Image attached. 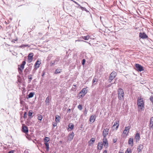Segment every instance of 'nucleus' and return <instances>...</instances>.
I'll return each instance as SVG.
<instances>
[{
    "label": "nucleus",
    "instance_id": "nucleus-1",
    "mask_svg": "<svg viewBox=\"0 0 153 153\" xmlns=\"http://www.w3.org/2000/svg\"><path fill=\"white\" fill-rule=\"evenodd\" d=\"M137 104L139 109L141 110L144 109V107L143 100V99L141 98L140 97H138V98Z\"/></svg>",
    "mask_w": 153,
    "mask_h": 153
},
{
    "label": "nucleus",
    "instance_id": "nucleus-2",
    "mask_svg": "<svg viewBox=\"0 0 153 153\" xmlns=\"http://www.w3.org/2000/svg\"><path fill=\"white\" fill-rule=\"evenodd\" d=\"M26 63V62L25 61H24L22 62V64L20 65H18V71L19 74H21L22 73L23 70L24 68V66Z\"/></svg>",
    "mask_w": 153,
    "mask_h": 153
},
{
    "label": "nucleus",
    "instance_id": "nucleus-3",
    "mask_svg": "<svg viewBox=\"0 0 153 153\" xmlns=\"http://www.w3.org/2000/svg\"><path fill=\"white\" fill-rule=\"evenodd\" d=\"M117 75V73L114 71H113L110 74L109 76V80H110L109 82H111L113 80Z\"/></svg>",
    "mask_w": 153,
    "mask_h": 153
},
{
    "label": "nucleus",
    "instance_id": "nucleus-4",
    "mask_svg": "<svg viewBox=\"0 0 153 153\" xmlns=\"http://www.w3.org/2000/svg\"><path fill=\"white\" fill-rule=\"evenodd\" d=\"M135 67L136 68V70L141 72L143 70V67L141 65L138 64H135Z\"/></svg>",
    "mask_w": 153,
    "mask_h": 153
},
{
    "label": "nucleus",
    "instance_id": "nucleus-5",
    "mask_svg": "<svg viewBox=\"0 0 153 153\" xmlns=\"http://www.w3.org/2000/svg\"><path fill=\"white\" fill-rule=\"evenodd\" d=\"M33 53H30L28 56V61L29 62H30L32 61L33 59Z\"/></svg>",
    "mask_w": 153,
    "mask_h": 153
},
{
    "label": "nucleus",
    "instance_id": "nucleus-6",
    "mask_svg": "<svg viewBox=\"0 0 153 153\" xmlns=\"http://www.w3.org/2000/svg\"><path fill=\"white\" fill-rule=\"evenodd\" d=\"M74 135L73 132H72L71 134H69L67 137L68 140L70 141H71L74 137Z\"/></svg>",
    "mask_w": 153,
    "mask_h": 153
},
{
    "label": "nucleus",
    "instance_id": "nucleus-7",
    "mask_svg": "<svg viewBox=\"0 0 153 153\" xmlns=\"http://www.w3.org/2000/svg\"><path fill=\"white\" fill-rule=\"evenodd\" d=\"M109 129L108 128L104 129L102 132V135L103 137H106L107 135L108 134Z\"/></svg>",
    "mask_w": 153,
    "mask_h": 153
},
{
    "label": "nucleus",
    "instance_id": "nucleus-8",
    "mask_svg": "<svg viewBox=\"0 0 153 153\" xmlns=\"http://www.w3.org/2000/svg\"><path fill=\"white\" fill-rule=\"evenodd\" d=\"M139 36L140 38L142 39H145L148 38V36L144 33H140Z\"/></svg>",
    "mask_w": 153,
    "mask_h": 153
},
{
    "label": "nucleus",
    "instance_id": "nucleus-9",
    "mask_svg": "<svg viewBox=\"0 0 153 153\" xmlns=\"http://www.w3.org/2000/svg\"><path fill=\"white\" fill-rule=\"evenodd\" d=\"M96 116L94 114L91 115L89 118V121L92 123H94L95 120Z\"/></svg>",
    "mask_w": 153,
    "mask_h": 153
},
{
    "label": "nucleus",
    "instance_id": "nucleus-10",
    "mask_svg": "<svg viewBox=\"0 0 153 153\" xmlns=\"http://www.w3.org/2000/svg\"><path fill=\"white\" fill-rule=\"evenodd\" d=\"M102 140L103 142V144L104 145V146H105L106 148H108V145L106 137H103Z\"/></svg>",
    "mask_w": 153,
    "mask_h": 153
},
{
    "label": "nucleus",
    "instance_id": "nucleus-11",
    "mask_svg": "<svg viewBox=\"0 0 153 153\" xmlns=\"http://www.w3.org/2000/svg\"><path fill=\"white\" fill-rule=\"evenodd\" d=\"M41 62L40 60H38L35 64V69H37V68H38L39 67V65L41 64Z\"/></svg>",
    "mask_w": 153,
    "mask_h": 153
},
{
    "label": "nucleus",
    "instance_id": "nucleus-12",
    "mask_svg": "<svg viewBox=\"0 0 153 153\" xmlns=\"http://www.w3.org/2000/svg\"><path fill=\"white\" fill-rule=\"evenodd\" d=\"M58 60L57 59H56L55 60L51 61L50 63V66H53L54 65L57 64Z\"/></svg>",
    "mask_w": 153,
    "mask_h": 153
},
{
    "label": "nucleus",
    "instance_id": "nucleus-13",
    "mask_svg": "<svg viewBox=\"0 0 153 153\" xmlns=\"http://www.w3.org/2000/svg\"><path fill=\"white\" fill-rule=\"evenodd\" d=\"M118 96H123L124 92L123 91L122 88H120L118 90Z\"/></svg>",
    "mask_w": 153,
    "mask_h": 153
},
{
    "label": "nucleus",
    "instance_id": "nucleus-14",
    "mask_svg": "<svg viewBox=\"0 0 153 153\" xmlns=\"http://www.w3.org/2000/svg\"><path fill=\"white\" fill-rule=\"evenodd\" d=\"M22 131L23 132L25 133H27L28 132V129L27 127L25 126L22 125Z\"/></svg>",
    "mask_w": 153,
    "mask_h": 153
},
{
    "label": "nucleus",
    "instance_id": "nucleus-15",
    "mask_svg": "<svg viewBox=\"0 0 153 153\" xmlns=\"http://www.w3.org/2000/svg\"><path fill=\"white\" fill-rule=\"evenodd\" d=\"M87 92V90L86 89V88H83L80 91L79 94H81L80 96H82L83 95L84 96L86 93Z\"/></svg>",
    "mask_w": 153,
    "mask_h": 153
},
{
    "label": "nucleus",
    "instance_id": "nucleus-16",
    "mask_svg": "<svg viewBox=\"0 0 153 153\" xmlns=\"http://www.w3.org/2000/svg\"><path fill=\"white\" fill-rule=\"evenodd\" d=\"M128 145L133 146L134 143V140L133 138L132 137L130 138L128 140Z\"/></svg>",
    "mask_w": 153,
    "mask_h": 153
},
{
    "label": "nucleus",
    "instance_id": "nucleus-17",
    "mask_svg": "<svg viewBox=\"0 0 153 153\" xmlns=\"http://www.w3.org/2000/svg\"><path fill=\"white\" fill-rule=\"evenodd\" d=\"M103 144L102 142H100L98 143L97 149L99 150H101L103 147Z\"/></svg>",
    "mask_w": 153,
    "mask_h": 153
},
{
    "label": "nucleus",
    "instance_id": "nucleus-18",
    "mask_svg": "<svg viewBox=\"0 0 153 153\" xmlns=\"http://www.w3.org/2000/svg\"><path fill=\"white\" fill-rule=\"evenodd\" d=\"M140 134L138 133H137L135 137V139L136 140V141L137 142L140 140Z\"/></svg>",
    "mask_w": 153,
    "mask_h": 153
},
{
    "label": "nucleus",
    "instance_id": "nucleus-19",
    "mask_svg": "<svg viewBox=\"0 0 153 153\" xmlns=\"http://www.w3.org/2000/svg\"><path fill=\"white\" fill-rule=\"evenodd\" d=\"M47 139H48V137H45L44 139V141L46 146V150L48 151V141H47Z\"/></svg>",
    "mask_w": 153,
    "mask_h": 153
},
{
    "label": "nucleus",
    "instance_id": "nucleus-20",
    "mask_svg": "<svg viewBox=\"0 0 153 153\" xmlns=\"http://www.w3.org/2000/svg\"><path fill=\"white\" fill-rule=\"evenodd\" d=\"M95 140V139L94 137H92L90 140L88 142L90 145L93 144Z\"/></svg>",
    "mask_w": 153,
    "mask_h": 153
},
{
    "label": "nucleus",
    "instance_id": "nucleus-21",
    "mask_svg": "<svg viewBox=\"0 0 153 153\" xmlns=\"http://www.w3.org/2000/svg\"><path fill=\"white\" fill-rule=\"evenodd\" d=\"M150 127L153 129V117L151 118L150 120Z\"/></svg>",
    "mask_w": 153,
    "mask_h": 153
},
{
    "label": "nucleus",
    "instance_id": "nucleus-22",
    "mask_svg": "<svg viewBox=\"0 0 153 153\" xmlns=\"http://www.w3.org/2000/svg\"><path fill=\"white\" fill-rule=\"evenodd\" d=\"M116 126V129H117L119 126V121L118 120H117L115 121L114 125H113V126Z\"/></svg>",
    "mask_w": 153,
    "mask_h": 153
},
{
    "label": "nucleus",
    "instance_id": "nucleus-23",
    "mask_svg": "<svg viewBox=\"0 0 153 153\" xmlns=\"http://www.w3.org/2000/svg\"><path fill=\"white\" fill-rule=\"evenodd\" d=\"M77 5L80 6V8L82 10H85L87 12H89V11L87 10L85 8L80 6V5L79 4V5Z\"/></svg>",
    "mask_w": 153,
    "mask_h": 153
},
{
    "label": "nucleus",
    "instance_id": "nucleus-24",
    "mask_svg": "<svg viewBox=\"0 0 153 153\" xmlns=\"http://www.w3.org/2000/svg\"><path fill=\"white\" fill-rule=\"evenodd\" d=\"M60 117L59 115H57L56 116L55 121L56 123L59 122L60 118Z\"/></svg>",
    "mask_w": 153,
    "mask_h": 153
},
{
    "label": "nucleus",
    "instance_id": "nucleus-25",
    "mask_svg": "<svg viewBox=\"0 0 153 153\" xmlns=\"http://www.w3.org/2000/svg\"><path fill=\"white\" fill-rule=\"evenodd\" d=\"M33 114V111L32 110H30L28 112V116L30 117H32V114Z\"/></svg>",
    "mask_w": 153,
    "mask_h": 153
},
{
    "label": "nucleus",
    "instance_id": "nucleus-26",
    "mask_svg": "<svg viewBox=\"0 0 153 153\" xmlns=\"http://www.w3.org/2000/svg\"><path fill=\"white\" fill-rule=\"evenodd\" d=\"M82 38L84 40H88L89 39V36H82Z\"/></svg>",
    "mask_w": 153,
    "mask_h": 153
},
{
    "label": "nucleus",
    "instance_id": "nucleus-27",
    "mask_svg": "<svg viewBox=\"0 0 153 153\" xmlns=\"http://www.w3.org/2000/svg\"><path fill=\"white\" fill-rule=\"evenodd\" d=\"M68 127L69 128L72 130L74 128V125L72 123H70L68 125Z\"/></svg>",
    "mask_w": 153,
    "mask_h": 153
},
{
    "label": "nucleus",
    "instance_id": "nucleus-28",
    "mask_svg": "<svg viewBox=\"0 0 153 153\" xmlns=\"http://www.w3.org/2000/svg\"><path fill=\"white\" fill-rule=\"evenodd\" d=\"M61 71V69H57L55 71V74H58V73H60Z\"/></svg>",
    "mask_w": 153,
    "mask_h": 153
},
{
    "label": "nucleus",
    "instance_id": "nucleus-29",
    "mask_svg": "<svg viewBox=\"0 0 153 153\" xmlns=\"http://www.w3.org/2000/svg\"><path fill=\"white\" fill-rule=\"evenodd\" d=\"M130 128V126H128L127 127H125V129L124 130L125 131H127L128 133L129 132V129Z\"/></svg>",
    "mask_w": 153,
    "mask_h": 153
},
{
    "label": "nucleus",
    "instance_id": "nucleus-30",
    "mask_svg": "<svg viewBox=\"0 0 153 153\" xmlns=\"http://www.w3.org/2000/svg\"><path fill=\"white\" fill-rule=\"evenodd\" d=\"M32 75H31V74L29 75L28 76V78L29 79V82H30L31 81V80L32 79Z\"/></svg>",
    "mask_w": 153,
    "mask_h": 153
},
{
    "label": "nucleus",
    "instance_id": "nucleus-31",
    "mask_svg": "<svg viewBox=\"0 0 153 153\" xmlns=\"http://www.w3.org/2000/svg\"><path fill=\"white\" fill-rule=\"evenodd\" d=\"M142 148L140 145L137 148V151L138 152H140L141 151Z\"/></svg>",
    "mask_w": 153,
    "mask_h": 153
},
{
    "label": "nucleus",
    "instance_id": "nucleus-32",
    "mask_svg": "<svg viewBox=\"0 0 153 153\" xmlns=\"http://www.w3.org/2000/svg\"><path fill=\"white\" fill-rule=\"evenodd\" d=\"M131 152H132L131 149L130 148H128L126 151L125 153H131Z\"/></svg>",
    "mask_w": 153,
    "mask_h": 153
},
{
    "label": "nucleus",
    "instance_id": "nucleus-33",
    "mask_svg": "<svg viewBox=\"0 0 153 153\" xmlns=\"http://www.w3.org/2000/svg\"><path fill=\"white\" fill-rule=\"evenodd\" d=\"M98 81V79L97 78L94 77L93 80V84H94L95 82H97ZM94 84H95V83Z\"/></svg>",
    "mask_w": 153,
    "mask_h": 153
},
{
    "label": "nucleus",
    "instance_id": "nucleus-34",
    "mask_svg": "<svg viewBox=\"0 0 153 153\" xmlns=\"http://www.w3.org/2000/svg\"><path fill=\"white\" fill-rule=\"evenodd\" d=\"M37 118L39 120L41 121L42 118V115L39 114V115H38Z\"/></svg>",
    "mask_w": 153,
    "mask_h": 153
},
{
    "label": "nucleus",
    "instance_id": "nucleus-35",
    "mask_svg": "<svg viewBox=\"0 0 153 153\" xmlns=\"http://www.w3.org/2000/svg\"><path fill=\"white\" fill-rule=\"evenodd\" d=\"M28 46V45H21L19 47L20 48H22L24 47H25Z\"/></svg>",
    "mask_w": 153,
    "mask_h": 153
},
{
    "label": "nucleus",
    "instance_id": "nucleus-36",
    "mask_svg": "<svg viewBox=\"0 0 153 153\" xmlns=\"http://www.w3.org/2000/svg\"><path fill=\"white\" fill-rule=\"evenodd\" d=\"M78 108L81 110L82 109V106L81 105H79L78 106Z\"/></svg>",
    "mask_w": 153,
    "mask_h": 153
},
{
    "label": "nucleus",
    "instance_id": "nucleus-37",
    "mask_svg": "<svg viewBox=\"0 0 153 153\" xmlns=\"http://www.w3.org/2000/svg\"><path fill=\"white\" fill-rule=\"evenodd\" d=\"M113 140L114 143H115L117 141V139L116 138H115L113 139Z\"/></svg>",
    "mask_w": 153,
    "mask_h": 153
},
{
    "label": "nucleus",
    "instance_id": "nucleus-38",
    "mask_svg": "<svg viewBox=\"0 0 153 153\" xmlns=\"http://www.w3.org/2000/svg\"><path fill=\"white\" fill-rule=\"evenodd\" d=\"M85 59H83L82 60V65H85Z\"/></svg>",
    "mask_w": 153,
    "mask_h": 153
},
{
    "label": "nucleus",
    "instance_id": "nucleus-39",
    "mask_svg": "<svg viewBox=\"0 0 153 153\" xmlns=\"http://www.w3.org/2000/svg\"><path fill=\"white\" fill-rule=\"evenodd\" d=\"M123 133L127 135L128 134V133L127 131H125V130H124L123 132Z\"/></svg>",
    "mask_w": 153,
    "mask_h": 153
},
{
    "label": "nucleus",
    "instance_id": "nucleus-40",
    "mask_svg": "<svg viewBox=\"0 0 153 153\" xmlns=\"http://www.w3.org/2000/svg\"><path fill=\"white\" fill-rule=\"evenodd\" d=\"M34 95V92H31L28 96H33Z\"/></svg>",
    "mask_w": 153,
    "mask_h": 153
},
{
    "label": "nucleus",
    "instance_id": "nucleus-41",
    "mask_svg": "<svg viewBox=\"0 0 153 153\" xmlns=\"http://www.w3.org/2000/svg\"><path fill=\"white\" fill-rule=\"evenodd\" d=\"M57 124L56 122L53 123V125L54 127L56 126H57Z\"/></svg>",
    "mask_w": 153,
    "mask_h": 153
},
{
    "label": "nucleus",
    "instance_id": "nucleus-42",
    "mask_svg": "<svg viewBox=\"0 0 153 153\" xmlns=\"http://www.w3.org/2000/svg\"><path fill=\"white\" fill-rule=\"evenodd\" d=\"M150 100L152 102V103H153V96L151 97L150 98Z\"/></svg>",
    "mask_w": 153,
    "mask_h": 153
},
{
    "label": "nucleus",
    "instance_id": "nucleus-43",
    "mask_svg": "<svg viewBox=\"0 0 153 153\" xmlns=\"http://www.w3.org/2000/svg\"><path fill=\"white\" fill-rule=\"evenodd\" d=\"M26 113H27L26 112H25V113H24V117L25 118H27V116L26 115Z\"/></svg>",
    "mask_w": 153,
    "mask_h": 153
},
{
    "label": "nucleus",
    "instance_id": "nucleus-44",
    "mask_svg": "<svg viewBox=\"0 0 153 153\" xmlns=\"http://www.w3.org/2000/svg\"><path fill=\"white\" fill-rule=\"evenodd\" d=\"M87 111L86 110V109H85V110L84 111V114L85 115H86L87 114Z\"/></svg>",
    "mask_w": 153,
    "mask_h": 153
},
{
    "label": "nucleus",
    "instance_id": "nucleus-45",
    "mask_svg": "<svg viewBox=\"0 0 153 153\" xmlns=\"http://www.w3.org/2000/svg\"><path fill=\"white\" fill-rule=\"evenodd\" d=\"M71 1H73V2L76 3L77 5H79V4H78L76 2L74 1L73 0H70Z\"/></svg>",
    "mask_w": 153,
    "mask_h": 153
},
{
    "label": "nucleus",
    "instance_id": "nucleus-46",
    "mask_svg": "<svg viewBox=\"0 0 153 153\" xmlns=\"http://www.w3.org/2000/svg\"><path fill=\"white\" fill-rule=\"evenodd\" d=\"M14 153V151L13 150H11L8 153Z\"/></svg>",
    "mask_w": 153,
    "mask_h": 153
},
{
    "label": "nucleus",
    "instance_id": "nucleus-47",
    "mask_svg": "<svg viewBox=\"0 0 153 153\" xmlns=\"http://www.w3.org/2000/svg\"><path fill=\"white\" fill-rule=\"evenodd\" d=\"M103 153H107V151L106 150H105L103 152Z\"/></svg>",
    "mask_w": 153,
    "mask_h": 153
},
{
    "label": "nucleus",
    "instance_id": "nucleus-48",
    "mask_svg": "<svg viewBox=\"0 0 153 153\" xmlns=\"http://www.w3.org/2000/svg\"><path fill=\"white\" fill-rule=\"evenodd\" d=\"M121 97H123V96H118L119 99H120V98L121 99Z\"/></svg>",
    "mask_w": 153,
    "mask_h": 153
},
{
    "label": "nucleus",
    "instance_id": "nucleus-49",
    "mask_svg": "<svg viewBox=\"0 0 153 153\" xmlns=\"http://www.w3.org/2000/svg\"><path fill=\"white\" fill-rule=\"evenodd\" d=\"M28 97H27V98H31L32 97H33V96H28Z\"/></svg>",
    "mask_w": 153,
    "mask_h": 153
},
{
    "label": "nucleus",
    "instance_id": "nucleus-50",
    "mask_svg": "<svg viewBox=\"0 0 153 153\" xmlns=\"http://www.w3.org/2000/svg\"><path fill=\"white\" fill-rule=\"evenodd\" d=\"M71 111V109H68V110H67V111L68 112V111Z\"/></svg>",
    "mask_w": 153,
    "mask_h": 153
},
{
    "label": "nucleus",
    "instance_id": "nucleus-51",
    "mask_svg": "<svg viewBox=\"0 0 153 153\" xmlns=\"http://www.w3.org/2000/svg\"><path fill=\"white\" fill-rule=\"evenodd\" d=\"M73 86H74V88H75V87H76V85H73Z\"/></svg>",
    "mask_w": 153,
    "mask_h": 153
},
{
    "label": "nucleus",
    "instance_id": "nucleus-52",
    "mask_svg": "<svg viewBox=\"0 0 153 153\" xmlns=\"http://www.w3.org/2000/svg\"><path fill=\"white\" fill-rule=\"evenodd\" d=\"M76 7L77 8H80V6L78 5V6Z\"/></svg>",
    "mask_w": 153,
    "mask_h": 153
},
{
    "label": "nucleus",
    "instance_id": "nucleus-53",
    "mask_svg": "<svg viewBox=\"0 0 153 153\" xmlns=\"http://www.w3.org/2000/svg\"><path fill=\"white\" fill-rule=\"evenodd\" d=\"M47 100H48V97H47L46 98V102L47 101Z\"/></svg>",
    "mask_w": 153,
    "mask_h": 153
},
{
    "label": "nucleus",
    "instance_id": "nucleus-54",
    "mask_svg": "<svg viewBox=\"0 0 153 153\" xmlns=\"http://www.w3.org/2000/svg\"><path fill=\"white\" fill-rule=\"evenodd\" d=\"M44 73H43V74H42V76H44Z\"/></svg>",
    "mask_w": 153,
    "mask_h": 153
},
{
    "label": "nucleus",
    "instance_id": "nucleus-55",
    "mask_svg": "<svg viewBox=\"0 0 153 153\" xmlns=\"http://www.w3.org/2000/svg\"><path fill=\"white\" fill-rule=\"evenodd\" d=\"M12 42H15L14 41V40H13L12 41Z\"/></svg>",
    "mask_w": 153,
    "mask_h": 153
},
{
    "label": "nucleus",
    "instance_id": "nucleus-56",
    "mask_svg": "<svg viewBox=\"0 0 153 153\" xmlns=\"http://www.w3.org/2000/svg\"><path fill=\"white\" fill-rule=\"evenodd\" d=\"M119 153H123V152H119Z\"/></svg>",
    "mask_w": 153,
    "mask_h": 153
},
{
    "label": "nucleus",
    "instance_id": "nucleus-57",
    "mask_svg": "<svg viewBox=\"0 0 153 153\" xmlns=\"http://www.w3.org/2000/svg\"><path fill=\"white\" fill-rule=\"evenodd\" d=\"M59 142L61 143H62V141H59Z\"/></svg>",
    "mask_w": 153,
    "mask_h": 153
},
{
    "label": "nucleus",
    "instance_id": "nucleus-58",
    "mask_svg": "<svg viewBox=\"0 0 153 153\" xmlns=\"http://www.w3.org/2000/svg\"><path fill=\"white\" fill-rule=\"evenodd\" d=\"M26 71V69H25V72Z\"/></svg>",
    "mask_w": 153,
    "mask_h": 153
},
{
    "label": "nucleus",
    "instance_id": "nucleus-59",
    "mask_svg": "<svg viewBox=\"0 0 153 153\" xmlns=\"http://www.w3.org/2000/svg\"><path fill=\"white\" fill-rule=\"evenodd\" d=\"M49 138H48V141H49Z\"/></svg>",
    "mask_w": 153,
    "mask_h": 153
},
{
    "label": "nucleus",
    "instance_id": "nucleus-60",
    "mask_svg": "<svg viewBox=\"0 0 153 153\" xmlns=\"http://www.w3.org/2000/svg\"><path fill=\"white\" fill-rule=\"evenodd\" d=\"M77 41H80V40H77Z\"/></svg>",
    "mask_w": 153,
    "mask_h": 153
},
{
    "label": "nucleus",
    "instance_id": "nucleus-61",
    "mask_svg": "<svg viewBox=\"0 0 153 153\" xmlns=\"http://www.w3.org/2000/svg\"><path fill=\"white\" fill-rule=\"evenodd\" d=\"M84 41V42H86V41Z\"/></svg>",
    "mask_w": 153,
    "mask_h": 153
},
{
    "label": "nucleus",
    "instance_id": "nucleus-62",
    "mask_svg": "<svg viewBox=\"0 0 153 153\" xmlns=\"http://www.w3.org/2000/svg\"><path fill=\"white\" fill-rule=\"evenodd\" d=\"M101 17H100V19H101Z\"/></svg>",
    "mask_w": 153,
    "mask_h": 153
},
{
    "label": "nucleus",
    "instance_id": "nucleus-63",
    "mask_svg": "<svg viewBox=\"0 0 153 153\" xmlns=\"http://www.w3.org/2000/svg\"><path fill=\"white\" fill-rule=\"evenodd\" d=\"M48 149L49 148V147H48Z\"/></svg>",
    "mask_w": 153,
    "mask_h": 153
}]
</instances>
